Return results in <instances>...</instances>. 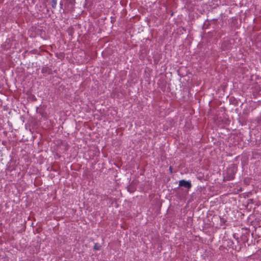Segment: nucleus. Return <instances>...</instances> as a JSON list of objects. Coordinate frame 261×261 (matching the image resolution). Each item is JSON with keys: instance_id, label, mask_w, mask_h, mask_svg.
<instances>
[{"instance_id": "nucleus-1", "label": "nucleus", "mask_w": 261, "mask_h": 261, "mask_svg": "<svg viewBox=\"0 0 261 261\" xmlns=\"http://www.w3.org/2000/svg\"><path fill=\"white\" fill-rule=\"evenodd\" d=\"M237 168L234 165H231L226 170L224 178L226 180H231L234 179Z\"/></svg>"}, {"instance_id": "nucleus-2", "label": "nucleus", "mask_w": 261, "mask_h": 261, "mask_svg": "<svg viewBox=\"0 0 261 261\" xmlns=\"http://www.w3.org/2000/svg\"><path fill=\"white\" fill-rule=\"evenodd\" d=\"M179 186L190 189L192 187V184L190 181L182 179L179 181Z\"/></svg>"}, {"instance_id": "nucleus-3", "label": "nucleus", "mask_w": 261, "mask_h": 261, "mask_svg": "<svg viewBox=\"0 0 261 261\" xmlns=\"http://www.w3.org/2000/svg\"><path fill=\"white\" fill-rule=\"evenodd\" d=\"M228 44V43L227 41H224L222 45V48L223 50H228L229 49V48L231 47V46L227 47V45Z\"/></svg>"}, {"instance_id": "nucleus-4", "label": "nucleus", "mask_w": 261, "mask_h": 261, "mask_svg": "<svg viewBox=\"0 0 261 261\" xmlns=\"http://www.w3.org/2000/svg\"><path fill=\"white\" fill-rule=\"evenodd\" d=\"M101 246L99 243H95L94 246V249L95 250H100Z\"/></svg>"}, {"instance_id": "nucleus-5", "label": "nucleus", "mask_w": 261, "mask_h": 261, "mask_svg": "<svg viewBox=\"0 0 261 261\" xmlns=\"http://www.w3.org/2000/svg\"><path fill=\"white\" fill-rule=\"evenodd\" d=\"M51 3L52 8L55 9L57 4V0H51Z\"/></svg>"}, {"instance_id": "nucleus-6", "label": "nucleus", "mask_w": 261, "mask_h": 261, "mask_svg": "<svg viewBox=\"0 0 261 261\" xmlns=\"http://www.w3.org/2000/svg\"><path fill=\"white\" fill-rule=\"evenodd\" d=\"M256 256H259V258H258L257 259L259 260H261V251H259V252H258L257 254H256L255 255V256L256 257Z\"/></svg>"}, {"instance_id": "nucleus-7", "label": "nucleus", "mask_w": 261, "mask_h": 261, "mask_svg": "<svg viewBox=\"0 0 261 261\" xmlns=\"http://www.w3.org/2000/svg\"><path fill=\"white\" fill-rule=\"evenodd\" d=\"M45 71H46V69H45V68H43L42 70V72H44Z\"/></svg>"}, {"instance_id": "nucleus-8", "label": "nucleus", "mask_w": 261, "mask_h": 261, "mask_svg": "<svg viewBox=\"0 0 261 261\" xmlns=\"http://www.w3.org/2000/svg\"><path fill=\"white\" fill-rule=\"evenodd\" d=\"M169 169L171 171H172V167L170 166V168H169Z\"/></svg>"}, {"instance_id": "nucleus-9", "label": "nucleus", "mask_w": 261, "mask_h": 261, "mask_svg": "<svg viewBox=\"0 0 261 261\" xmlns=\"http://www.w3.org/2000/svg\"><path fill=\"white\" fill-rule=\"evenodd\" d=\"M128 191H129L130 192H133L134 191L133 190L130 191V190H129V189H128Z\"/></svg>"}]
</instances>
